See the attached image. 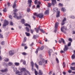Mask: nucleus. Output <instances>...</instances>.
Masks as SVG:
<instances>
[{
  "instance_id": "obj_36",
  "label": "nucleus",
  "mask_w": 75,
  "mask_h": 75,
  "mask_svg": "<svg viewBox=\"0 0 75 75\" xmlns=\"http://www.w3.org/2000/svg\"><path fill=\"white\" fill-rule=\"evenodd\" d=\"M22 55H26L27 54V53L25 52H23L22 53Z\"/></svg>"
},
{
  "instance_id": "obj_12",
  "label": "nucleus",
  "mask_w": 75,
  "mask_h": 75,
  "mask_svg": "<svg viewBox=\"0 0 75 75\" xmlns=\"http://www.w3.org/2000/svg\"><path fill=\"white\" fill-rule=\"evenodd\" d=\"M53 10L54 12H56V13H58V12H59V11H58V8H54Z\"/></svg>"
},
{
  "instance_id": "obj_39",
  "label": "nucleus",
  "mask_w": 75,
  "mask_h": 75,
  "mask_svg": "<svg viewBox=\"0 0 75 75\" xmlns=\"http://www.w3.org/2000/svg\"><path fill=\"white\" fill-rule=\"evenodd\" d=\"M63 68H65V64L64 62H63Z\"/></svg>"
},
{
  "instance_id": "obj_3",
  "label": "nucleus",
  "mask_w": 75,
  "mask_h": 75,
  "mask_svg": "<svg viewBox=\"0 0 75 75\" xmlns=\"http://www.w3.org/2000/svg\"><path fill=\"white\" fill-rule=\"evenodd\" d=\"M8 24V22L7 21H4V23L3 24V27L4 28H5L6 27V25H7Z\"/></svg>"
},
{
  "instance_id": "obj_46",
  "label": "nucleus",
  "mask_w": 75,
  "mask_h": 75,
  "mask_svg": "<svg viewBox=\"0 0 75 75\" xmlns=\"http://www.w3.org/2000/svg\"><path fill=\"white\" fill-rule=\"evenodd\" d=\"M3 12H6L7 11V10H6V8H4L3 10Z\"/></svg>"
},
{
  "instance_id": "obj_14",
  "label": "nucleus",
  "mask_w": 75,
  "mask_h": 75,
  "mask_svg": "<svg viewBox=\"0 0 75 75\" xmlns=\"http://www.w3.org/2000/svg\"><path fill=\"white\" fill-rule=\"evenodd\" d=\"M21 72H25V69L24 68H22L21 69Z\"/></svg>"
},
{
  "instance_id": "obj_40",
  "label": "nucleus",
  "mask_w": 75,
  "mask_h": 75,
  "mask_svg": "<svg viewBox=\"0 0 75 75\" xmlns=\"http://www.w3.org/2000/svg\"><path fill=\"white\" fill-rule=\"evenodd\" d=\"M35 31L36 33H38V30H39V29L35 28Z\"/></svg>"
},
{
  "instance_id": "obj_15",
  "label": "nucleus",
  "mask_w": 75,
  "mask_h": 75,
  "mask_svg": "<svg viewBox=\"0 0 75 75\" xmlns=\"http://www.w3.org/2000/svg\"><path fill=\"white\" fill-rule=\"evenodd\" d=\"M7 71H8V70H7V68L4 69V70H0L1 72H7Z\"/></svg>"
},
{
  "instance_id": "obj_11",
  "label": "nucleus",
  "mask_w": 75,
  "mask_h": 75,
  "mask_svg": "<svg viewBox=\"0 0 75 75\" xmlns=\"http://www.w3.org/2000/svg\"><path fill=\"white\" fill-rule=\"evenodd\" d=\"M58 25H59V23L58 22H56L54 26V28L55 29H57V27H58Z\"/></svg>"
},
{
  "instance_id": "obj_38",
  "label": "nucleus",
  "mask_w": 75,
  "mask_h": 75,
  "mask_svg": "<svg viewBox=\"0 0 75 75\" xmlns=\"http://www.w3.org/2000/svg\"><path fill=\"white\" fill-rule=\"evenodd\" d=\"M13 11L14 12H17V11H18V10L17 9H14Z\"/></svg>"
},
{
  "instance_id": "obj_33",
  "label": "nucleus",
  "mask_w": 75,
  "mask_h": 75,
  "mask_svg": "<svg viewBox=\"0 0 75 75\" xmlns=\"http://www.w3.org/2000/svg\"><path fill=\"white\" fill-rule=\"evenodd\" d=\"M71 69L72 70H74V71H75V67H71Z\"/></svg>"
},
{
  "instance_id": "obj_56",
  "label": "nucleus",
  "mask_w": 75,
  "mask_h": 75,
  "mask_svg": "<svg viewBox=\"0 0 75 75\" xmlns=\"http://www.w3.org/2000/svg\"><path fill=\"white\" fill-rule=\"evenodd\" d=\"M52 2H54V3H56V0H51Z\"/></svg>"
},
{
  "instance_id": "obj_57",
  "label": "nucleus",
  "mask_w": 75,
  "mask_h": 75,
  "mask_svg": "<svg viewBox=\"0 0 75 75\" xmlns=\"http://www.w3.org/2000/svg\"><path fill=\"white\" fill-rule=\"evenodd\" d=\"M9 18H10V19H12V16H9Z\"/></svg>"
},
{
  "instance_id": "obj_61",
  "label": "nucleus",
  "mask_w": 75,
  "mask_h": 75,
  "mask_svg": "<svg viewBox=\"0 0 75 75\" xmlns=\"http://www.w3.org/2000/svg\"><path fill=\"white\" fill-rule=\"evenodd\" d=\"M68 72L69 73H71V72H72V71H71V70H69L68 71Z\"/></svg>"
},
{
  "instance_id": "obj_20",
  "label": "nucleus",
  "mask_w": 75,
  "mask_h": 75,
  "mask_svg": "<svg viewBox=\"0 0 75 75\" xmlns=\"http://www.w3.org/2000/svg\"><path fill=\"white\" fill-rule=\"evenodd\" d=\"M40 48L38 47V49L36 50V51L35 52V53H36V54H37V53H38V51H40Z\"/></svg>"
},
{
  "instance_id": "obj_49",
  "label": "nucleus",
  "mask_w": 75,
  "mask_h": 75,
  "mask_svg": "<svg viewBox=\"0 0 75 75\" xmlns=\"http://www.w3.org/2000/svg\"><path fill=\"white\" fill-rule=\"evenodd\" d=\"M30 8H28L27 11V12H30Z\"/></svg>"
},
{
  "instance_id": "obj_2",
  "label": "nucleus",
  "mask_w": 75,
  "mask_h": 75,
  "mask_svg": "<svg viewBox=\"0 0 75 75\" xmlns=\"http://www.w3.org/2000/svg\"><path fill=\"white\" fill-rule=\"evenodd\" d=\"M61 30L62 32L64 33H66L65 30H67V28H65L64 26H63L61 28Z\"/></svg>"
},
{
  "instance_id": "obj_28",
  "label": "nucleus",
  "mask_w": 75,
  "mask_h": 75,
  "mask_svg": "<svg viewBox=\"0 0 75 75\" xmlns=\"http://www.w3.org/2000/svg\"><path fill=\"white\" fill-rule=\"evenodd\" d=\"M30 64H31V67H34V62H31Z\"/></svg>"
},
{
  "instance_id": "obj_26",
  "label": "nucleus",
  "mask_w": 75,
  "mask_h": 75,
  "mask_svg": "<svg viewBox=\"0 0 75 75\" xmlns=\"http://www.w3.org/2000/svg\"><path fill=\"white\" fill-rule=\"evenodd\" d=\"M26 29L27 32H29V31H30V30L28 27H26Z\"/></svg>"
},
{
  "instance_id": "obj_45",
  "label": "nucleus",
  "mask_w": 75,
  "mask_h": 75,
  "mask_svg": "<svg viewBox=\"0 0 75 75\" xmlns=\"http://www.w3.org/2000/svg\"><path fill=\"white\" fill-rule=\"evenodd\" d=\"M56 60L57 63H59V60L58 59V58H56Z\"/></svg>"
},
{
  "instance_id": "obj_51",
  "label": "nucleus",
  "mask_w": 75,
  "mask_h": 75,
  "mask_svg": "<svg viewBox=\"0 0 75 75\" xmlns=\"http://www.w3.org/2000/svg\"><path fill=\"white\" fill-rule=\"evenodd\" d=\"M50 52V53H52V50L51 49L50 50L49 52Z\"/></svg>"
},
{
  "instance_id": "obj_23",
  "label": "nucleus",
  "mask_w": 75,
  "mask_h": 75,
  "mask_svg": "<svg viewBox=\"0 0 75 75\" xmlns=\"http://www.w3.org/2000/svg\"><path fill=\"white\" fill-rule=\"evenodd\" d=\"M35 75H38V71H37L35 69Z\"/></svg>"
},
{
  "instance_id": "obj_44",
  "label": "nucleus",
  "mask_w": 75,
  "mask_h": 75,
  "mask_svg": "<svg viewBox=\"0 0 75 75\" xmlns=\"http://www.w3.org/2000/svg\"><path fill=\"white\" fill-rule=\"evenodd\" d=\"M34 45V43L32 42L31 44L30 45V47H32Z\"/></svg>"
},
{
  "instance_id": "obj_50",
  "label": "nucleus",
  "mask_w": 75,
  "mask_h": 75,
  "mask_svg": "<svg viewBox=\"0 0 75 75\" xmlns=\"http://www.w3.org/2000/svg\"><path fill=\"white\" fill-rule=\"evenodd\" d=\"M37 36L34 35L33 36V38H34V39H36V38H37Z\"/></svg>"
},
{
  "instance_id": "obj_7",
  "label": "nucleus",
  "mask_w": 75,
  "mask_h": 75,
  "mask_svg": "<svg viewBox=\"0 0 75 75\" xmlns=\"http://www.w3.org/2000/svg\"><path fill=\"white\" fill-rule=\"evenodd\" d=\"M32 3V0H28V4H29V7H31V3Z\"/></svg>"
},
{
  "instance_id": "obj_37",
  "label": "nucleus",
  "mask_w": 75,
  "mask_h": 75,
  "mask_svg": "<svg viewBox=\"0 0 75 75\" xmlns=\"http://www.w3.org/2000/svg\"><path fill=\"white\" fill-rule=\"evenodd\" d=\"M13 65V63H12L11 62H9L8 63V65H9V66H11V65Z\"/></svg>"
},
{
  "instance_id": "obj_43",
  "label": "nucleus",
  "mask_w": 75,
  "mask_h": 75,
  "mask_svg": "<svg viewBox=\"0 0 75 75\" xmlns=\"http://www.w3.org/2000/svg\"><path fill=\"white\" fill-rule=\"evenodd\" d=\"M59 6H61V7H62V6H63V4H61L60 3H59Z\"/></svg>"
},
{
  "instance_id": "obj_53",
  "label": "nucleus",
  "mask_w": 75,
  "mask_h": 75,
  "mask_svg": "<svg viewBox=\"0 0 75 75\" xmlns=\"http://www.w3.org/2000/svg\"><path fill=\"white\" fill-rule=\"evenodd\" d=\"M30 31L31 33H32V34H33V31H34V30H32L31 29H30Z\"/></svg>"
},
{
  "instance_id": "obj_62",
  "label": "nucleus",
  "mask_w": 75,
  "mask_h": 75,
  "mask_svg": "<svg viewBox=\"0 0 75 75\" xmlns=\"http://www.w3.org/2000/svg\"><path fill=\"white\" fill-rule=\"evenodd\" d=\"M10 25H13V22H10Z\"/></svg>"
},
{
  "instance_id": "obj_64",
  "label": "nucleus",
  "mask_w": 75,
  "mask_h": 75,
  "mask_svg": "<svg viewBox=\"0 0 75 75\" xmlns=\"http://www.w3.org/2000/svg\"><path fill=\"white\" fill-rule=\"evenodd\" d=\"M26 63V62H25V61H24L23 62V64H24V65H25V64Z\"/></svg>"
},
{
  "instance_id": "obj_32",
  "label": "nucleus",
  "mask_w": 75,
  "mask_h": 75,
  "mask_svg": "<svg viewBox=\"0 0 75 75\" xmlns=\"http://www.w3.org/2000/svg\"><path fill=\"white\" fill-rule=\"evenodd\" d=\"M61 10L62 11H65L66 10V9L64 8H62L61 9Z\"/></svg>"
},
{
  "instance_id": "obj_24",
  "label": "nucleus",
  "mask_w": 75,
  "mask_h": 75,
  "mask_svg": "<svg viewBox=\"0 0 75 75\" xmlns=\"http://www.w3.org/2000/svg\"><path fill=\"white\" fill-rule=\"evenodd\" d=\"M21 23L22 24H24V19H23L21 20Z\"/></svg>"
},
{
  "instance_id": "obj_17",
  "label": "nucleus",
  "mask_w": 75,
  "mask_h": 75,
  "mask_svg": "<svg viewBox=\"0 0 75 75\" xmlns=\"http://www.w3.org/2000/svg\"><path fill=\"white\" fill-rule=\"evenodd\" d=\"M24 25H25V26H28L29 28H31V26H30V25L29 24H28L27 23H25L24 24Z\"/></svg>"
},
{
  "instance_id": "obj_54",
  "label": "nucleus",
  "mask_w": 75,
  "mask_h": 75,
  "mask_svg": "<svg viewBox=\"0 0 75 75\" xmlns=\"http://www.w3.org/2000/svg\"><path fill=\"white\" fill-rule=\"evenodd\" d=\"M44 49V47H42L40 48V50H42Z\"/></svg>"
},
{
  "instance_id": "obj_9",
  "label": "nucleus",
  "mask_w": 75,
  "mask_h": 75,
  "mask_svg": "<svg viewBox=\"0 0 75 75\" xmlns=\"http://www.w3.org/2000/svg\"><path fill=\"white\" fill-rule=\"evenodd\" d=\"M67 20V19L65 18H64L62 22V25H64L65 24V21Z\"/></svg>"
},
{
  "instance_id": "obj_30",
  "label": "nucleus",
  "mask_w": 75,
  "mask_h": 75,
  "mask_svg": "<svg viewBox=\"0 0 75 75\" xmlns=\"http://www.w3.org/2000/svg\"><path fill=\"white\" fill-rule=\"evenodd\" d=\"M40 31L42 32V33H45V31L43 30H42V29H40Z\"/></svg>"
},
{
  "instance_id": "obj_6",
  "label": "nucleus",
  "mask_w": 75,
  "mask_h": 75,
  "mask_svg": "<svg viewBox=\"0 0 75 75\" xmlns=\"http://www.w3.org/2000/svg\"><path fill=\"white\" fill-rule=\"evenodd\" d=\"M37 17L40 18H42L44 17V15L42 13H39Z\"/></svg>"
},
{
  "instance_id": "obj_58",
  "label": "nucleus",
  "mask_w": 75,
  "mask_h": 75,
  "mask_svg": "<svg viewBox=\"0 0 75 75\" xmlns=\"http://www.w3.org/2000/svg\"><path fill=\"white\" fill-rule=\"evenodd\" d=\"M70 18H71L74 19L75 18V17H74V16H72L70 17Z\"/></svg>"
},
{
  "instance_id": "obj_31",
  "label": "nucleus",
  "mask_w": 75,
  "mask_h": 75,
  "mask_svg": "<svg viewBox=\"0 0 75 75\" xmlns=\"http://www.w3.org/2000/svg\"><path fill=\"white\" fill-rule=\"evenodd\" d=\"M75 58V55L73 54L71 56V58H72V59H74Z\"/></svg>"
},
{
  "instance_id": "obj_59",
  "label": "nucleus",
  "mask_w": 75,
  "mask_h": 75,
  "mask_svg": "<svg viewBox=\"0 0 75 75\" xmlns=\"http://www.w3.org/2000/svg\"><path fill=\"white\" fill-rule=\"evenodd\" d=\"M27 48H28V47L27 46H26L24 47L25 50H26V49H27Z\"/></svg>"
},
{
  "instance_id": "obj_22",
  "label": "nucleus",
  "mask_w": 75,
  "mask_h": 75,
  "mask_svg": "<svg viewBox=\"0 0 75 75\" xmlns=\"http://www.w3.org/2000/svg\"><path fill=\"white\" fill-rule=\"evenodd\" d=\"M14 64L16 66H18V65H20V63H19L15 62Z\"/></svg>"
},
{
  "instance_id": "obj_42",
  "label": "nucleus",
  "mask_w": 75,
  "mask_h": 75,
  "mask_svg": "<svg viewBox=\"0 0 75 75\" xmlns=\"http://www.w3.org/2000/svg\"><path fill=\"white\" fill-rule=\"evenodd\" d=\"M34 16H36L37 17V16H38V14H37L36 13H34Z\"/></svg>"
},
{
  "instance_id": "obj_25",
  "label": "nucleus",
  "mask_w": 75,
  "mask_h": 75,
  "mask_svg": "<svg viewBox=\"0 0 75 75\" xmlns=\"http://www.w3.org/2000/svg\"><path fill=\"white\" fill-rule=\"evenodd\" d=\"M25 34L27 36H30V34L29 33L25 32Z\"/></svg>"
},
{
  "instance_id": "obj_34",
  "label": "nucleus",
  "mask_w": 75,
  "mask_h": 75,
  "mask_svg": "<svg viewBox=\"0 0 75 75\" xmlns=\"http://www.w3.org/2000/svg\"><path fill=\"white\" fill-rule=\"evenodd\" d=\"M48 7H50L51 6V5H52L51 4H50V3H48Z\"/></svg>"
},
{
  "instance_id": "obj_18",
  "label": "nucleus",
  "mask_w": 75,
  "mask_h": 75,
  "mask_svg": "<svg viewBox=\"0 0 75 75\" xmlns=\"http://www.w3.org/2000/svg\"><path fill=\"white\" fill-rule=\"evenodd\" d=\"M61 40L63 42V44H64V45L65 44V41L64 40V39L61 38Z\"/></svg>"
},
{
  "instance_id": "obj_10",
  "label": "nucleus",
  "mask_w": 75,
  "mask_h": 75,
  "mask_svg": "<svg viewBox=\"0 0 75 75\" xmlns=\"http://www.w3.org/2000/svg\"><path fill=\"white\" fill-rule=\"evenodd\" d=\"M35 4H41V2L39 1H38L37 0H36L35 1Z\"/></svg>"
},
{
  "instance_id": "obj_16",
  "label": "nucleus",
  "mask_w": 75,
  "mask_h": 75,
  "mask_svg": "<svg viewBox=\"0 0 75 75\" xmlns=\"http://www.w3.org/2000/svg\"><path fill=\"white\" fill-rule=\"evenodd\" d=\"M49 14V10H46L45 12V14Z\"/></svg>"
},
{
  "instance_id": "obj_4",
  "label": "nucleus",
  "mask_w": 75,
  "mask_h": 75,
  "mask_svg": "<svg viewBox=\"0 0 75 75\" xmlns=\"http://www.w3.org/2000/svg\"><path fill=\"white\" fill-rule=\"evenodd\" d=\"M13 14L15 15L14 16V17H15V18H17V19H20V18H21V16H17V13H16L14 12L13 13Z\"/></svg>"
},
{
  "instance_id": "obj_47",
  "label": "nucleus",
  "mask_w": 75,
  "mask_h": 75,
  "mask_svg": "<svg viewBox=\"0 0 75 75\" xmlns=\"http://www.w3.org/2000/svg\"><path fill=\"white\" fill-rule=\"evenodd\" d=\"M5 43V42L4 41H3L1 42L2 45H4Z\"/></svg>"
},
{
  "instance_id": "obj_27",
  "label": "nucleus",
  "mask_w": 75,
  "mask_h": 75,
  "mask_svg": "<svg viewBox=\"0 0 75 75\" xmlns=\"http://www.w3.org/2000/svg\"><path fill=\"white\" fill-rule=\"evenodd\" d=\"M35 67L37 69H38V66L37 65V63H35Z\"/></svg>"
},
{
  "instance_id": "obj_19",
  "label": "nucleus",
  "mask_w": 75,
  "mask_h": 75,
  "mask_svg": "<svg viewBox=\"0 0 75 75\" xmlns=\"http://www.w3.org/2000/svg\"><path fill=\"white\" fill-rule=\"evenodd\" d=\"M59 11L58 12H57V14L56 16L58 18L59 17Z\"/></svg>"
},
{
  "instance_id": "obj_8",
  "label": "nucleus",
  "mask_w": 75,
  "mask_h": 75,
  "mask_svg": "<svg viewBox=\"0 0 75 75\" xmlns=\"http://www.w3.org/2000/svg\"><path fill=\"white\" fill-rule=\"evenodd\" d=\"M68 50V46L67 45H64V48L63 50L64 51H67Z\"/></svg>"
},
{
  "instance_id": "obj_48",
  "label": "nucleus",
  "mask_w": 75,
  "mask_h": 75,
  "mask_svg": "<svg viewBox=\"0 0 75 75\" xmlns=\"http://www.w3.org/2000/svg\"><path fill=\"white\" fill-rule=\"evenodd\" d=\"M0 36H1L0 37V38H3V35H2L1 34H0Z\"/></svg>"
},
{
  "instance_id": "obj_21",
  "label": "nucleus",
  "mask_w": 75,
  "mask_h": 75,
  "mask_svg": "<svg viewBox=\"0 0 75 75\" xmlns=\"http://www.w3.org/2000/svg\"><path fill=\"white\" fill-rule=\"evenodd\" d=\"M16 6V1H15L14 2V3L13 4V8H15V7Z\"/></svg>"
},
{
  "instance_id": "obj_35",
  "label": "nucleus",
  "mask_w": 75,
  "mask_h": 75,
  "mask_svg": "<svg viewBox=\"0 0 75 75\" xmlns=\"http://www.w3.org/2000/svg\"><path fill=\"white\" fill-rule=\"evenodd\" d=\"M21 45L22 47H25V45H26V44L22 43L21 44Z\"/></svg>"
},
{
  "instance_id": "obj_41",
  "label": "nucleus",
  "mask_w": 75,
  "mask_h": 75,
  "mask_svg": "<svg viewBox=\"0 0 75 75\" xmlns=\"http://www.w3.org/2000/svg\"><path fill=\"white\" fill-rule=\"evenodd\" d=\"M68 40L69 41H70L71 42H72V39H71V38H69L68 39Z\"/></svg>"
},
{
  "instance_id": "obj_55",
  "label": "nucleus",
  "mask_w": 75,
  "mask_h": 75,
  "mask_svg": "<svg viewBox=\"0 0 75 75\" xmlns=\"http://www.w3.org/2000/svg\"><path fill=\"white\" fill-rule=\"evenodd\" d=\"M71 65L73 66L74 65H75V63H72L71 64Z\"/></svg>"
},
{
  "instance_id": "obj_1",
  "label": "nucleus",
  "mask_w": 75,
  "mask_h": 75,
  "mask_svg": "<svg viewBox=\"0 0 75 75\" xmlns=\"http://www.w3.org/2000/svg\"><path fill=\"white\" fill-rule=\"evenodd\" d=\"M45 62V64H47V60L45 61V60L43 59H41L40 62H38L39 65H42L43 64L44 65Z\"/></svg>"
},
{
  "instance_id": "obj_5",
  "label": "nucleus",
  "mask_w": 75,
  "mask_h": 75,
  "mask_svg": "<svg viewBox=\"0 0 75 75\" xmlns=\"http://www.w3.org/2000/svg\"><path fill=\"white\" fill-rule=\"evenodd\" d=\"M14 51L13 50H11L9 52V55L10 56L13 55H14Z\"/></svg>"
},
{
  "instance_id": "obj_29",
  "label": "nucleus",
  "mask_w": 75,
  "mask_h": 75,
  "mask_svg": "<svg viewBox=\"0 0 75 75\" xmlns=\"http://www.w3.org/2000/svg\"><path fill=\"white\" fill-rule=\"evenodd\" d=\"M71 45V42H70L68 43L67 45V47H70Z\"/></svg>"
},
{
  "instance_id": "obj_63",
  "label": "nucleus",
  "mask_w": 75,
  "mask_h": 75,
  "mask_svg": "<svg viewBox=\"0 0 75 75\" xmlns=\"http://www.w3.org/2000/svg\"><path fill=\"white\" fill-rule=\"evenodd\" d=\"M63 75H66V72H64V71H63Z\"/></svg>"
},
{
  "instance_id": "obj_60",
  "label": "nucleus",
  "mask_w": 75,
  "mask_h": 75,
  "mask_svg": "<svg viewBox=\"0 0 75 75\" xmlns=\"http://www.w3.org/2000/svg\"><path fill=\"white\" fill-rule=\"evenodd\" d=\"M34 67H31L32 71H34Z\"/></svg>"
},
{
  "instance_id": "obj_13",
  "label": "nucleus",
  "mask_w": 75,
  "mask_h": 75,
  "mask_svg": "<svg viewBox=\"0 0 75 75\" xmlns=\"http://www.w3.org/2000/svg\"><path fill=\"white\" fill-rule=\"evenodd\" d=\"M38 74L39 75H42L43 73H42V71H41V70H39Z\"/></svg>"
},
{
  "instance_id": "obj_52",
  "label": "nucleus",
  "mask_w": 75,
  "mask_h": 75,
  "mask_svg": "<svg viewBox=\"0 0 75 75\" xmlns=\"http://www.w3.org/2000/svg\"><path fill=\"white\" fill-rule=\"evenodd\" d=\"M9 59H5V61H6V62H7V61H8Z\"/></svg>"
}]
</instances>
